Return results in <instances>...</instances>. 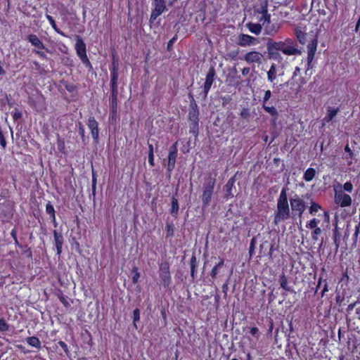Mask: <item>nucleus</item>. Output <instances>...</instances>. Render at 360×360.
<instances>
[{
  "instance_id": "obj_31",
  "label": "nucleus",
  "mask_w": 360,
  "mask_h": 360,
  "mask_svg": "<svg viewBox=\"0 0 360 360\" xmlns=\"http://www.w3.org/2000/svg\"><path fill=\"white\" fill-rule=\"evenodd\" d=\"M316 175V170L314 168L307 169L304 174V179L307 181H311Z\"/></svg>"
},
{
  "instance_id": "obj_47",
  "label": "nucleus",
  "mask_w": 360,
  "mask_h": 360,
  "mask_svg": "<svg viewBox=\"0 0 360 360\" xmlns=\"http://www.w3.org/2000/svg\"><path fill=\"white\" fill-rule=\"evenodd\" d=\"M265 33L266 34H269V35H274L275 33L277 32L278 30L275 28L274 26H269V25H266L265 27Z\"/></svg>"
},
{
  "instance_id": "obj_19",
  "label": "nucleus",
  "mask_w": 360,
  "mask_h": 360,
  "mask_svg": "<svg viewBox=\"0 0 360 360\" xmlns=\"http://www.w3.org/2000/svg\"><path fill=\"white\" fill-rule=\"evenodd\" d=\"M224 259L219 257V262L212 268L210 272V276L213 280L217 278V274L219 273L220 269L224 266Z\"/></svg>"
},
{
  "instance_id": "obj_60",
  "label": "nucleus",
  "mask_w": 360,
  "mask_h": 360,
  "mask_svg": "<svg viewBox=\"0 0 360 360\" xmlns=\"http://www.w3.org/2000/svg\"><path fill=\"white\" fill-rule=\"evenodd\" d=\"M58 345L63 349L64 352L68 354L69 353V350L68 348V345L63 341H59Z\"/></svg>"
},
{
  "instance_id": "obj_17",
  "label": "nucleus",
  "mask_w": 360,
  "mask_h": 360,
  "mask_svg": "<svg viewBox=\"0 0 360 360\" xmlns=\"http://www.w3.org/2000/svg\"><path fill=\"white\" fill-rule=\"evenodd\" d=\"M110 115L112 120H115L117 113V96H111L110 98Z\"/></svg>"
},
{
  "instance_id": "obj_8",
  "label": "nucleus",
  "mask_w": 360,
  "mask_h": 360,
  "mask_svg": "<svg viewBox=\"0 0 360 360\" xmlns=\"http://www.w3.org/2000/svg\"><path fill=\"white\" fill-rule=\"evenodd\" d=\"M259 43V40L245 34H240L238 37L237 44L240 46H248L252 45H256Z\"/></svg>"
},
{
  "instance_id": "obj_3",
  "label": "nucleus",
  "mask_w": 360,
  "mask_h": 360,
  "mask_svg": "<svg viewBox=\"0 0 360 360\" xmlns=\"http://www.w3.org/2000/svg\"><path fill=\"white\" fill-rule=\"evenodd\" d=\"M216 184V179L211 175L205 179L202 185V195L201 196L202 207H207L210 205L214 189Z\"/></svg>"
},
{
  "instance_id": "obj_38",
  "label": "nucleus",
  "mask_w": 360,
  "mask_h": 360,
  "mask_svg": "<svg viewBox=\"0 0 360 360\" xmlns=\"http://www.w3.org/2000/svg\"><path fill=\"white\" fill-rule=\"evenodd\" d=\"M46 18L49 21L50 24L51 25L52 27L54 29V30L60 34L62 36L66 37V35L59 28H58L55 20L53 19V18L51 15H47Z\"/></svg>"
},
{
  "instance_id": "obj_44",
  "label": "nucleus",
  "mask_w": 360,
  "mask_h": 360,
  "mask_svg": "<svg viewBox=\"0 0 360 360\" xmlns=\"http://www.w3.org/2000/svg\"><path fill=\"white\" fill-rule=\"evenodd\" d=\"M132 272L134 276L132 277L133 283H136L140 278V273L138 271V268L136 266H134L132 269Z\"/></svg>"
},
{
  "instance_id": "obj_64",
  "label": "nucleus",
  "mask_w": 360,
  "mask_h": 360,
  "mask_svg": "<svg viewBox=\"0 0 360 360\" xmlns=\"http://www.w3.org/2000/svg\"><path fill=\"white\" fill-rule=\"evenodd\" d=\"M118 73L110 72V82H117Z\"/></svg>"
},
{
  "instance_id": "obj_48",
  "label": "nucleus",
  "mask_w": 360,
  "mask_h": 360,
  "mask_svg": "<svg viewBox=\"0 0 360 360\" xmlns=\"http://www.w3.org/2000/svg\"><path fill=\"white\" fill-rule=\"evenodd\" d=\"M9 328V326L6 322L4 318L0 319V331L5 332Z\"/></svg>"
},
{
  "instance_id": "obj_15",
  "label": "nucleus",
  "mask_w": 360,
  "mask_h": 360,
  "mask_svg": "<svg viewBox=\"0 0 360 360\" xmlns=\"http://www.w3.org/2000/svg\"><path fill=\"white\" fill-rule=\"evenodd\" d=\"M53 236L57 250V255H60L62 252V246L64 241L63 236L61 233H58L56 230L53 231Z\"/></svg>"
},
{
  "instance_id": "obj_24",
  "label": "nucleus",
  "mask_w": 360,
  "mask_h": 360,
  "mask_svg": "<svg viewBox=\"0 0 360 360\" xmlns=\"http://www.w3.org/2000/svg\"><path fill=\"white\" fill-rule=\"evenodd\" d=\"M333 231L334 243L335 245L336 250H338V249L340 247V240L341 234L338 231L337 221L335 222V228L333 230Z\"/></svg>"
},
{
  "instance_id": "obj_20",
  "label": "nucleus",
  "mask_w": 360,
  "mask_h": 360,
  "mask_svg": "<svg viewBox=\"0 0 360 360\" xmlns=\"http://www.w3.org/2000/svg\"><path fill=\"white\" fill-rule=\"evenodd\" d=\"M340 111L339 108H333L332 107H328L327 108V115L323 118V120L326 122H329L333 120V118L336 116L338 112Z\"/></svg>"
},
{
  "instance_id": "obj_18",
  "label": "nucleus",
  "mask_w": 360,
  "mask_h": 360,
  "mask_svg": "<svg viewBox=\"0 0 360 360\" xmlns=\"http://www.w3.org/2000/svg\"><path fill=\"white\" fill-rule=\"evenodd\" d=\"M75 49L77 56L86 52V44L84 42L82 38L79 35L76 36Z\"/></svg>"
},
{
  "instance_id": "obj_23",
  "label": "nucleus",
  "mask_w": 360,
  "mask_h": 360,
  "mask_svg": "<svg viewBox=\"0 0 360 360\" xmlns=\"http://www.w3.org/2000/svg\"><path fill=\"white\" fill-rule=\"evenodd\" d=\"M190 266H191V276L193 279L195 278L196 274V267L198 266V262L196 257L194 254H193L191 260H190Z\"/></svg>"
},
{
  "instance_id": "obj_29",
  "label": "nucleus",
  "mask_w": 360,
  "mask_h": 360,
  "mask_svg": "<svg viewBox=\"0 0 360 360\" xmlns=\"http://www.w3.org/2000/svg\"><path fill=\"white\" fill-rule=\"evenodd\" d=\"M310 207L309 208V214L314 215L319 210L321 209V206L313 201V200L310 198Z\"/></svg>"
},
{
  "instance_id": "obj_4",
  "label": "nucleus",
  "mask_w": 360,
  "mask_h": 360,
  "mask_svg": "<svg viewBox=\"0 0 360 360\" xmlns=\"http://www.w3.org/2000/svg\"><path fill=\"white\" fill-rule=\"evenodd\" d=\"M311 197V193H307L304 195H302V198L300 197L297 194H294L290 198L291 210L292 212H297L300 224L302 223V215L307 207V202L304 201V199L307 200L310 199Z\"/></svg>"
},
{
  "instance_id": "obj_58",
  "label": "nucleus",
  "mask_w": 360,
  "mask_h": 360,
  "mask_svg": "<svg viewBox=\"0 0 360 360\" xmlns=\"http://www.w3.org/2000/svg\"><path fill=\"white\" fill-rule=\"evenodd\" d=\"M83 63V64L87 67L89 70V71L92 70H93V67L91 65V62L89 61V58H86L85 60H82V61Z\"/></svg>"
},
{
  "instance_id": "obj_55",
  "label": "nucleus",
  "mask_w": 360,
  "mask_h": 360,
  "mask_svg": "<svg viewBox=\"0 0 360 360\" xmlns=\"http://www.w3.org/2000/svg\"><path fill=\"white\" fill-rule=\"evenodd\" d=\"M92 192L93 194L95 195L96 192V177L94 174V171L92 172Z\"/></svg>"
},
{
  "instance_id": "obj_52",
  "label": "nucleus",
  "mask_w": 360,
  "mask_h": 360,
  "mask_svg": "<svg viewBox=\"0 0 360 360\" xmlns=\"http://www.w3.org/2000/svg\"><path fill=\"white\" fill-rule=\"evenodd\" d=\"M283 43H285V44L291 47H295L296 46V41L294 39L290 38L286 39L283 41Z\"/></svg>"
},
{
  "instance_id": "obj_7",
  "label": "nucleus",
  "mask_w": 360,
  "mask_h": 360,
  "mask_svg": "<svg viewBox=\"0 0 360 360\" xmlns=\"http://www.w3.org/2000/svg\"><path fill=\"white\" fill-rule=\"evenodd\" d=\"M216 76V71L214 66H210L207 73L205 82L203 86V98H206L207 94L214 82Z\"/></svg>"
},
{
  "instance_id": "obj_30",
  "label": "nucleus",
  "mask_w": 360,
  "mask_h": 360,
  "mask_svg": "<svg viewBox=\"0 0 360 360\" xmlns=\"http://www.w3.org/2000/svg\"><path fill=\"white\" fill-rule=\"evenodd\" d=\"M262 108L266 112L269 113L271 116L274 117V120H277L278 112L274 106H266L265 103H263Z\"/></svg>"
},
{
  "instance_id": "obj_6",
  "label": "nucleus",
  "mask_w": 360,
  "mask_h": 360,
  "mask_svg": "<svg viewBox=\"0 0 360 360\" xmlns=\"http://www.w3.org/2000/svg\"><path fill=\"white\" fill-rule=\"evenodd\" d=\"M177 141L175 142L169 149V155L167 157V170L170 174L175 167L176 160L177 158Z\"/></svg>"
},
{
  "instance_id": "obj_11",
  "label": "nucleus",
  "mask_w": 360,
  "mask_h": 360,
  "mask_svg": "<svg viewBox=\"0 0 360 360\" xmlns=\"http://www.w3.org/2000/svg\"><path fill=\"white\" fill-rule=\"evenodd\" d=\"M87 126L91 130V136L96 143L98 141V123L92 116L89 117L87 122Z\"/></svg>"
},
{
  "instance_id": "obj_10",
  "label": "nucleus",
  "mask_w": 360,
  "mask_h": 360,
  "mask_svg": "<svg viewBox=\"0 0 360 360\" xmlns=\"http://www.w3.org/2000/svg\"><path fill=\"white\" fill-rule=\"evenodd\" d=\"M263 55L258 51H250L245 53L243 59L248 63H257L261 64L262 63V59Z\"/></svg>"
},
{
  "instance_id": "obj_53",
  "label": "nucleus",
  "mask_w": 360,
  "mask_h": 360,
  "mask_svg": "<svg viewBox=\"0 0 360 360\" xmlns=\"http://www.w3.org/2000/svg\"><path fill=\"white\" fill-rule=\"evenodd\" d=\"M22 117V112L18 109L15 108L14 113L13 115V118L15 121L20 120Z\"/></svg>"
},
{
  "instance_id": "obj_27",
  "label": "nucleus",
  "mask_w": 360,
  "mask_h": 360,
  "mask_svg": "<svg viewBox=\"0 0 360 360\" xmlns=\"http://www.w3.org/2000/svg\"><path fill=\"white\" fill-rule=\"evenodd\" d=\"M276 65L273 63L267 72V79L269 82H272L276 78Z\"/></svg>"
},
{
  "instance_id": "obj_63",
  "label": "nucleus",
  "mask_w": 360,
  "mask_h": 360,
  "mask_svg": "<svg viewBox=\"0 0 360 360\" xmlns=\"http://www.w3.org/2000/svg\"><path fill=\"white\" fill-rule=\"evenodd\" d=\"M190 109H198L194 98L190 100Z\"/></svg>"
},
{
  "instance_id": "obj_62",
  "label": "nucleus",
  "mask_w": 360,
  "mask_h": 360,
  "mask_svg": "<svg viewBox=\"0 0 360 360\" xmlns=\"http://www.w3.org/2000/svg\"><path fill=\"white\" fill-rule=\"evenodd\" d=\"M228 283H229V279L226 280V281L223 284V285L221 287L222 292L224 293V297L226 296L227 290L229 289V288H228Z\"/></svg>"
},
{
  "instance_id": "obj_33",
  "label": "nucleus",
  "mask_w": 360,
  "mask_h": 360,
  "mask_svg": "<svg viewBox=\"0 0 360 360\" xmlns=\"http://www.w3.org/2000/svg\"><path fill=\"white\" fill-rule=\"evenodd\" d=\"M190 122H191L190 133L193 134L196 137L199 133V127H198L199 120L190 121Z\"/></svg>"
},
{
  "instance_id": "obj_25",
  "label": "nucleus",
  "mask_w": 360,
  "mask_h": 360,
  "mask_svg": "<svg viewBox=\"0 0 360 360\" xmlns=\"http://www.w3.org/2000/svg\"><path fill=\"white\" fill-rule=\"evenodd\" d=\"M247 27L252 33L255 34H259L262 29V25L259 23L249 22L247 24Z\"/></svg>"
},
{
  "instance_id": "obj_61",
  "label": "nucleus",
  "mask_w": 360,
  "mask_h": 360,
  "mask_svg": "<svg viewBox=\"0 0 360 360\" xmlns=\"http://www.w3.org/2000/svg\"><path fill=\"white\" fill-rule=\"evenodd\" d=\"M250 332V333L253 336H255V337L258 338V336H259V329L257 327L251 328Z\"/></svg>"
},
{
  "instance_id": "obj_59",
  "label": "nucleus",
  "mask_w": 360,
  "mask_h": 360,
  "mask_svg": "<svg viewBox=\"0 0 360 360\" xmlns=\"http://www.w3.org/2000/svg\"><path fill=\"white\" fill-rule=\"evenodd\" d=\"M176 36H174L172 39H171L169 41V42L167 43V49L168 51H171L172 50L173 44L176 41Z\"/></svg>"
},
{
  "instance_id": "obj_28",
  "label": "nucleus",
  "mask_w": 360,
  "mask_h": 360,
  "mask_svg": "<svg viewBox=\"0 0 360 360\" xmlns=\"http://www.w3.org/2000/svg\"><path fill=\"white\" fill-rule=\"evenodd\" d=\"M26 341L30 345L34 347L37 349H40L41 347V342L37 337H35V336L29 337L26 339Z\"/></svg>"
},
{
  "instance_id": "obj_57",
  "label": "nucleus",
  "mask_w": 360,
  "mask_h": 360,
  "mask_svg": "<svg viewBox=\"0 0 360 360\" xmlns=\"http://www.w3.org/2000/svg\"><path fill=\"white\" fill-rule=\"evenodd\" d=\"M271 96V92L270 90H266L264 93V96L263 98V103H266V101L269 100Z\"/></svg>"
},
{
  "instance_id": "obj_14",
  "label": "nucleus",
  "mask_w": 360,
  "mask_h": 360,
  "mask_svg": "<svg viewBox=\"0 0 360 360\" xmlns=\"http://www.w3.org/2000/svg\"><path fill=\"white\" fill-rule=\"evenodd\" d=\"M240 118L241 119L242 127H245L250 122V120L252 117L250 110L248 108H242L240 114Z\"/></svg>"
},
{
  "instance_id": "obj_34",
  "label": "nucleus",
  "mask_w": 360,
  "mask_h": 360,
  "mask_svg": "<svg viewBox=\"0 0 360 360\" xmlns=\"http://www.w3.org/2000/svg\"><path fill=\"white\" fill-rule=\"evenodd\" d=\"M46 212L48 214L50 215L51 221L55 222V210L51 202H48L46 205Z\"/></svg>"
},
{
  "instance_id": "obj_12",
  "label": "nucleus",
  "mask_w": 360,
  "mask_h": 360,
  "mask_svg": "<svg viewBox=\"0 0 360 360\" xmlns=\"http://www.w3.org/2000/svg\"><path fill=\"white\" fill-rule=\"evenodd\" d=\"M317 39H313L308 45H307V65L308 69L310 68L311 63L314 58V55L316 51L317 47Z\"/></svg>"
},
{
  "instance_id": "obj_39",
  "label": "nucleus",
  "mask_w": 360,
  "mask_h": 360,
  "mask_svg": "<svg viewBox=\"0 0 360 360\" xmlns=\"http://www.w3.org/2000/svg\"><path fill=\"white\" fill-rule=\"evenodd\" d=\"M360 233V222L356 226L355 231L353 236V243L352 246L356 247L359 234Z\"/></svg>"
},
{
  "instance_id": "obj_21",
  "label": "nucleus",
  "mask_w": 360,
  "mask_h": 360,
  "mask_svg": "<svg viewBox=\"0 0 360 360\" xmlns=\"http://www.w3.org/2000/svg\"><path fill=\"white\" fill-rule=\"evenodd\" d=\"M179 206L177 198L173 195L171 198V209H170V214L174 217H176L179 212Z\"/></svg>"
},
{
  "instance_id": "obj_56",
  "label": "nucleus",
  "mask_w": 360,
  "mask_h": 360,
  "mask_svg": "<svg viewBox=\"0 0 360 360\" xmlns=\"http://www.w3.org/2000/svg\"><path fill=\"white\" fill-rule=\"evenodd\" d=\"M343 188L346 191L351 192L352 191V188H353V185H352V184L350 181L346 182L343 185Z\"/></svg>"
},
{
  "instance_id": "obj_50",
  "label": "nucleus",
  "mask_w": 360,
  "mask_h": 360,
  "mask_svg": "<svg viewBox=\"0 0 360 360\" xmlns=\"http://www.w3.org/2000/svg\"><path fill=\"white\" fill-rule=\"evenodd\" d=\"M322 231L321 229V228H318V229H316L314 230V231L312 232V240H318V236L320 235Z\"/></svg>"
},
{
  "instance_id": "obj_54",
  "label": "nucleus",
  "mask_w": 360,
  "mask_h": 360,
  "mask_svg": "<svg viewBox=\"0 0 360 360\" xmlns=\"http://www.w3.org/2000/svg\"><path fill=\"white\" fill-rule=\"evenodd\" d=\"M221 99L222 101V105L224 107L226 106L227 104H229L232 100V98L230 96L221 97Z\"/></svg>"
},
{
  "instance_id": "obj_13",
  "label": "nucleus",
  "mask_w": 360,
  "mask_h": 360,
  "mask_svg": "<svg viewBox=\"0 0 360 360\" xmlns=\"http://www.w3.org/2000/svg\"><path fill=\"white\" fill-rule=\"evenodd\" d=\"M27 40L32 44L37 49H45L47 52H49V50L45 47L44 44L41 41L39 37L34 34H29L27 37Z\"/></svg>"
},
{
  "instance_id": "obj_42",
  "label": "nucleus",
  "mask_w": 360,
  "mask_h": 360,
  "mask_svg": "<svg viewBox=\"0 0 360 360\" xmlns=\"http://www.w3.org/2000/svg\"><path fill=\"white\" fill-rule=\"evenodd\" d=\"M153 5L155 6V8H159L165 10L166 8L165 5V0H153Z\"/></svg>"
},
{
  "instance_id": "obj_35",
  "label": "nucleus",
  "mask_w": 360,
  "mask_h": 360,
  "mask_svg": "<svg viewBox=\"0 0 360 360\" xmlns=\"http://www.w3.org/2000/svg\"><path fill=\"white\" fill-rule=\"evenodd\" d=\"M257 13L263 15L268 13V0H264L260 4V7L256 11Z\"/></svg>"
},
{
  "instance_id": "obj_32",
  "label": "nucleus",
  "mask_w": 360,
  "mask_h": 360,
  "mask_svg": "<svg viewBox=\"0 0 360 360\" xmlns=\"http://www.w3.org/2000/svg\"><path fill=\"white\" fill-rule=\"evenodd\" d=\"M295 35H296L297 40L299 41V42L301 44H305L306 37H307V34L305 32H302L301 30L296 29L295 30Z\"/></svg>"
},
{
  "instance_id": "obj_16",
  "label": "nucleus",
  "mask_w": 360,
  "mask_h": 360,
  "mask_svg": "<svg viewBox=\"0 0 360 360\" xmlns=\"http://www.w3.org/2000/svg\"><path fill=\"white\" fill-rule=\"evenodd\" d=\"M235 181H236L235 176H233L229 179V181L224 186V190H225L224 198L229 199L230 198L233 197V193H232V189L234 186Z\"/></svg>"
},
{
  "instance_id": "obj_1",
  "label": "nucleus",
  "mask_w": 360,
  "mask_h": 360,
  "mask_svg": "<svg viewBox=\"0 0 360 360\" xmlns=\"http://www.w3.org/2000/svg\"><path fill=\"white\" fill-rule=\"evenodd\" d=\"M266 50L268 58L278 62L283 60L280 51L287 56H296L302 53V51L296 47L288 46L285 43H283L282 41H275L271 39L267 40Z\"/></svg>"
},
{
  "instance_id": "obj_36",
  "label": "nucleus",
  "mask_w": 360,
  "mask_h": 360,
  "mask_svg": "<svg viewBox=\"0 0 360 360\" xmlns=\"http://www.w3.org/2000/svg\"><path fill=\"white\" fill-rule=\"evenodd\" d=\"M199 110L198 109H189L188 120L190 121L199 120Z\"/></svg>"
},
{
  "instance_id": "obj_51",
  "label": "nucleus",
  "mask_w": 360,
  "mask_h": 360,
  "mask_svg": "<svg viewBox=\"0 0 360 360\" xmlns=\"http://www.w3.org/2000/svg\"><path fill=\"white\" fill-rule=\"evenodd\" d=\"M0 144L3 148L6 147V141L3 134L1 129L0 128Z\"/></svg>"
},
{
  "instance_id": "obj_49",
  "label": "nucleus",
  "mask_w": 360,
  "mask_h": 360,
  "mask_svg": "<svg viewBox=\"0 0 360 360\" xmlns=\"http://www.w3.org/2000/svg\"><path fill=\"white\" fill-rule=\"evenodd\" d=\"M264 20V23L263 25H264L265 23H267V24H270L271 22V15L269 13H266V14H264L263 15L260 19H259V21H263Z\"/></svg>"
},
{
  "instance_id": "obj_40",
  "label": "nucleus",
  "mask_w": 360,
  "mask_h": 360,
  "mask_svg": "<svg viewBox=\"0 0 360 360\" xmlns=\"http://www.w3.org/2000/svg\"><path fill=\"white\" fill-rule=\"evenodd\" d=\"M140 320V311L138 308L135 309L133 311V323L136 328H137L136 326V322Z\"/></svg>"
},
{
  "instance_id": "obj_5",
  "label": "nucleus",
  "mask_w": 360,
  "mask_h": 360,
  "mask_svg": "<svg viewBox=\"0 0 360 360\" xmlns=\"http://www.w3.org/2000/svg\"><path fill=\"white\" fill-rule=\"evenodd\" d=\"M159 276L163 286L168 288L171 284L172 278L169 271V264L167 262L160 264Z\"/></svg>"
},
{
  "instance_id": "obj_26",
  "label": "nucleus",
  "mask_w": 360,
  "mask_h": 360,
  "mask_svg": "<svg viewBox=\"0 0 360 360\" xmlns=\"http://www.w3.org/2000/svg\"><path fill=\"white\" fill-rule=\"evenodd\" d=\"M280 285L281 287L285 291H290L295 293V292L288 285L287 278L284 274H282L280 276Z\"/></svg>"
},
{
  "instance_id": "obj_37",
  "label": "nucleus",
  "mask_w": 360,
  "mask_h": 360,
  "mask_svg": "<svg viewBox=\"0 0 360 360\" xmlns=\"http://www.w3.org/2000/svg\"><path fill=\"white\" fill-rule=\"evenodd\" d=\"M164 11V10L159 8H154V10L152 11L150 17V23L152 24L156 18L162 14V13Z\"/></svg>"
},
{
  "instance_id": "obj_43",
  "label": "nucleus",
  "mask_w": 360,
  "mask_h": 360,
  "mask_svg": "<svg viewBox=\"0 0 360 360\" xmlns=\"http://www.w3.org/2000/svg\"><path fill=\"white\" fill-rule=\"evenodd\" d=\"M166 231H167V236L166 238H170L174 236V226L172 224H170L169 223L166 224Z\"/></svg>"
},
{
  "instance_id": "obj_46",
  "label": "nucleus",
  "mask_w": 360,
  "mask_h": 360,
  "mask_svg": "<svg viewBox=\"0 0 360 360\" xmlns=\"http://www.w3.org/2000/svg\"><path fill=\"white\" fill-rule=\"evenodd\" d=\"M256 244V238L253 237L250 240V248H249V255L250 257H251L254 253L255 249Z\"/></svg>"
},
{
  "instance_id": "obj_41",
  "label": "nucleus",
  "mask_w": 360,
  "mask_h": 360,
  "mask_svg": "<svg viewBox=\"0 0 360 360\" xmlns=\"http://www.w3.org/2000/svg\"><path fill=\"white\" fill-rule=\"evenodd\" d=\"M319 222V221L318 219L314 218L307 224L306 227L311 229H318L317 224Z\"/></svg>"
},
{
  "instance_id": "obj_2",
  "label": "nucleus",
  "mask_w": 360,
  "mask_h": 360,
  "mask_svg": "<svg viewBox=\"0 0 360 360\" xmlns=\"http://www.w3.org/2000/svg\"><path fill=\"white\" fill-rule=\"evenodd\" d=\"M287 187H283L277 201V210L274 214V223L275 225L280 221H284L290 217V211L288 201Z\"/></svg>"
},
{
  "instance_id": "obj_9",
  "label": "nucleus",
  "mask_w": 360,
  "mask_h": 360,
  "mask_svg": "<svg viewBox=\"0 0 360 360\" xmlns=\"http://www.w3.org/2000/svg\"><path fill=\"white\" fill-rule=\"evenodd\" d=\"M335 202L339 204L340 207H348L352 204V198L349 195L343 193L342 191H340L339 192H335Z\"/></svg>"
},
{
  "instance_id": "obj_45",
  "label": "nucleus",
  "mask_w": 360,
  "mask_h": 360,
  "mask_svg": "<svg viewBox=\"0 0 360 360\" xmlns=\"http://www.w3.org/2000/svg\"><path fill=\"white\" fill-rule=\"evenodd\" d=\"M111 96L118 95L117 82H110Z\"/></svg>"
},
{
  "instance_id": "obj_22",
  "label": "nucleus",
  "mask_w": 360,
  "mask_h": 360,
  "mask_svg": "<svg viewBox=\"0 0 360 360\" xmlns=\"http://www.w3.org/2000/svg\"><path fill=\"white\" fill-rule=\"evenodd\" d=\"M78 133L81 136L83 146H86L89 141V136L85 135L84 127L82 122H78Z\"/></svg>"
}]
</instances>
